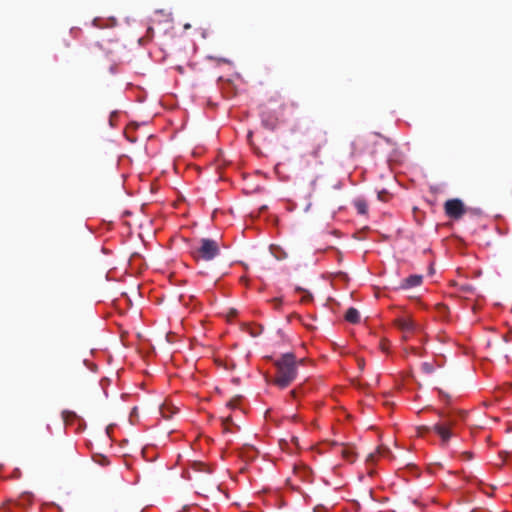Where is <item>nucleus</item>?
Segmentation results:
<instances>
[{
  "label": "nucleus",
  "mask_w": 512,
  "mask_h": 512,
  "mask_svg": "<svg viewBox=\"0 0 512 512\" xmlns=\"http://www.w3.org/2000/svg\"><path fill=\"white\" fill-rule=\"evenodd\" d=\"M177 411H178L177 407H175L173 404L167 403V402L164 403L163 405H161V407H160L161 416L167 420L172 418V416L174 414H176Z\"/></svg>",
  "instance_id": "12"
},
{
  "label": "nucleus",
  "mask_w": 512,
  "mask_h": 512,
  "mask_svg": "<svg viewBox=\"0 0 512 512\" xmlns=\"http://www.w3.org/2000/svg\"><path fill=\"white\" fill-rule=\"evenodd\" d=\"M423 277L422 275H410L409 277L403 279L400 283L399 288L403 290H407L413 287L420 286L422 283Z\"/></svg>",
  "instance_id": "8"
},
{
  "label": "nucleus",
  "mask_w": 512,
  "mask_h": 512,
  "mask_svg": "<svg viewBox=\"0 0 512 512\" xmlns=\"http://www.w3.org/2000/svg\"><path fill=\"white\" fill-rule=\"evenodd\" d=\"M290 394H291V396H292V397H294V398H295V397H296V395H297V390H296V389H295V390H292V391L290 392Z\"/></svg>",
  "instance_id": "26"
},
{
  "label": "nucleus",
  "mask_w": 512,
  "mask_h": 512,
  "mask_svg": "<svg viewBox=\"0 0 512 512\" xmlns=\"http://www.w3.org/2000/svg\"><path fill=\"white\" fill-rule=\"evenodd\" d=\"M411 470L414 472L411 476L413 477H419L420 475H418L416 472H417V469L416 468H411Z\"/></svg>",
  "instance_id": "24"
},
{
  "label": "nucleus",
  "mask_w": 512,
  "mask_h": 512,
  "mask_svg": "<svg viewBox=\"0 0 512 512\" xmlns=\"http://www.w3.org/2000/svg\"><path fill=\"white\" fill-rule=\"evenodd\" d=\"M467 416V412L463 410L458 411H441L439 412L440 422L436 423L432 430L437 433L443 443H447L453 436L452 428H454L458 422L464 421Z\"/></svg>",
  "instance_id": "2"
},
{
  "label": "nucleus",
  "mask_w": 512,
  "mask_h": 512,
  "mask_svg": "<svg viewBox=\"0 0 512 512\" xmlns=\"http://www.w3.org/2000/svg\"><path fill=\"white\" fill-rule=\"evenodd\" d=\"M443 471V467L441 466H438V467H435V468H429L427 470V475L425 477H438V476H441L440 475V472Z\"/></svg>",
  "instance_id": "19"
},
{
  "label": "nucleus",
  "mask_w": 512,
  "mask_h": 512,
  "mask_svg": "<svg viewBox=\"0 0 512 512\" xmlns=\"http://www.w3.org/2000/svg\"><path fill=\"white\" fill-rule=\"evenodd\" d=\"M444 210L449 218L458 220L466 213L464 203L457 198L449 199L444 204Z\"/></svg>",
  "instance_id": "4"
},
{
  "label": "nucleus",
  "mask_w": 512,
  "mask_h": 512,
  "mask_svg": "<svg viewBox=\"0 0 512 512\" xmlns=\"http://www.w3.org/2000/svg\"><path fill=\"white\" fill-rule=\"evenodd\" d=\"M190 470L194 472H204L208 474L211 472V468L208 465L201 462L192 463L190 466Z\"/></svg>",
  "instance_id": "15"
},
{
  "label": "nucleus",
  "mask_w": 512,
  "mask_h": 512,
  "mask_svg": "<svg viewBox=\"0 0 512 512\" xmlns=\"http://www.w3.org/2000/svg\"><path fill=\"white\" fill-rule=\"evenodd\" d=\"M294 476L300 478L301 480H307L312 476V471L310 468L300 465L294 467Z\"/></svg>",
  "instance_id": "13"
},
{
  "label": "nucleus",
  "mask_w": 512,
  "mask_h": 512,
  "mask_svg": "<svg viewBox=\"0 0 512 512\" xmlns=\"http://www.w3.org/2000/svg\"><path fill=\"white\" fill-rule=\"evenodd\" d=\"M77 418V415L75 412L73 411H69V410H64L62 412V419L63 421L66 423V424H69L70 422H72L74 419Z\"/></svg>",
  "instance_id": "17"
},
{
  "label": "nucleus",
  "mask_w": 512,
  "mask_h": 512,
  "mask_svg": "<svg viewBox=\"0 0 512 512\" xmlns=\"http://www.w3.org/2000/svg\"><path fill=\"white\" fill-rule=\"evenodd\" d=\"M261 123L268 130H274L278 125V119L269 112H262Z\"/></svg>",
  "instance_id": "11"
},
{
  "label": "nucleus",
  "mask_w": 512,
  "mask_h": 512,
  "mask_svg": "<svg viewBox=\"0 0 512 512\" xmlns=\"http://www.w3.org/2000/svg\"><path fill=\"white\" fill-rule=\"evenodd\" d=\"M377 457L393 458V455H392L390 449L385 446H379L374 453H370L366 459V462L368 465V476L369 477L375 476V472L372 468H370V465L374 463V461Z\"/></svg>",
  "instance_id": "6"
},
{
  "label": "nucleus",
  "mask_w": 512,
  "mask_h": 512,
  "mask_svg": "<svg viewBox=\"0 0 512 512\" xmlns=\"http://www.w3.org/2000/svg\"><path fill=\"white\" fill-rule=\"evenodd\" d=\"M195 493L198 495L204 496L206 498L218 499L220 494L222 493L221 486L216 484V482H208L207 485L199 487L195 490ZM225 498H228V495L223 492Z\"/></svg>",
  "instance_id": "5"
},
{
  "label": "nucleus",
  "mask_w": 512,
  "mask_h": 512,
  "mask_svg": "<svg viewBox=\"0 0 512 512\" xmlns=\"http://www.w3.org/2000/svg\"><path fill=\"white\" fill-rule=\"evenodd\" d=\"M423 367H424V369H425L426 371H428V372H430V371H431V369H430V367H429V364L424 363V364H423Z\"/></svg>",
  "instance_id": "25"
},
{
  "label": "nucleus",
  "mask_w": 512,
  "mask_h": 512,
  "mask_svg": "<svg viewBox=\"0 0 512 512\" xmlns=\"http://www.w3.org/2000/svg\"><path fill=\"white\" fill-rule=\"evenodd\" d=\"M344 318L349 323L357 324L360 322V313L356 308L350 307L346 311Z\"/></svg>",
  "instance_id": "14"
},
{
  "label": "nucleus",
  "mask_w": 512,
  "mask_h": 512,
  "mask_svg": "<svg viewBox=\"0 0 512 512\" xmlns=\"http://www.w3.org/2000/svg\"><path fill=\"white\" fill-rule=\"evenodd\" d=\"M388 193L386 191H381L378 193V198L382 201H387Z\"/></svg>",
  "instance_id": "21"
},
{
  "label": "nucleus",
  "mask_w": 512,
  "mask_h": 512,
  "mask_svg": "<svg viewBox=\"0 0 512 512\" xmlns=\"http://www.w3.org/2000/svg\"><path fill=\"white\" fill-rule=\"evenodd\" d=\"M2 469V466L0 465V470Z\"/></svg>",
  "instance_id": "30"
},
{
  "label": "nucleus",
  "mask_w": 512,
  "mask_h": 512,
  "mask_svg": "<svg viewBox=\"0 0 512 512\" xmlns=\"http://www.w3.org/2000/svg\"><path fill=\"white\" fill-rule=\"evenodd\" d=\"M248 139H250L252 137V132L250 131L247 135Z\"/></svg>",
  "instance_id": "28"
},
{
  "label": "nucleus",
  "mask_w": 512,
  "mask_h": 512,
  "mask_svg": "<svg viewBox=\"0 0 512 512\" xmlns=\"http://www.w3.org/2000/svg\"><path fill=\"white\" fill-rule=\"evenodd\" d=\"M479 484H480V487H479V488H480V490H481L483 493H485V494H487V495H489V496H491V491H493V490H495V489H496V487H495V486H493V485H489V484H487V483H485V482H479Z\"/></svg>",
  "instance_id": "18"
},
{
  "label": "nucleus",
  "mask_w": 512,
  "mask_h": 512,
  "mask_svg": "<svg viewBox=\"0 0 512 512\" xmlns=\"http://www.w3.org/2000/svg\"><path fill=\"white\" fill-rule=\"evenodd\" d=\"M271 303L273 304L274 309L280 310L282 305V298H274L271 300Z\"/></svg>",
  "instance_id": "20"
},
{
  "label": "nucleus",
  "mask_w": 512,
  "mask_h": 512,
  "mask_svg": "<svg viewBox=\"0 0 512 512\" xmlns=\"http://www.w3.org/2000/svg\"><path fill=\"white\" fill-rule=\"evenodd\" d=\"M292 441H293L296 445H298V438L293 437V438H292Z\"/></svg>",
  "instance_id": "27"
},
{
  "label": "nucleus",
  "mask_w": 512,
  "mask_h": 512,
  "mask_svg": "<svg viewBox=\"0 0 512 512\" xmlns=\"http://www.w3.org/2000/svg\"><path fill=\"white\" fill-rule=\"evenodd\" d=\"M337 449L341 456L348 462H354L356 459V451L355 448L352 445H344L339 444L337 445Z\"/></svg>",
  "instance_id": "9"
},
{
  "label": "nucleus",
  "mask_w": 512,
  "mask_h": 512,
  "mask_svg": "<svg viewBox=\"0 0 512 512\" xmlns=\"http://www.w3.org/2000/svg\"><path fill=\"white\" fill-rule=\"evenodd\" d=\"M394 323L405 334L411 333L415 329V323L410 318H398Z\"/></svg>",
  "instance_id": "10"
},
{
  "label": "nucleus",
  "mask_w": 512,
  "mask_h": 512,
  "mask_svg": "<svg viewBox=\"0 0 512 512\" xmlns=\"http://www.w3.org/2000/svg\"><path fill=\"white\" fill-rule=\"evenodd\" d=\"M312 299V295L310 293H307L305 296H303L302 301L308 302Z\"/></svg>",
  "instance_id": "22"
},
{
  "label": "nucleus",
  "mask_w": 512,
  "mask_h": 512,
  "mask_svg": "<svg viewBox=\"0 0 512 512\" xmlns=\"http://www.w3.org/2000/svg\"><path fill=\"white\" fill-rule=\"evenodd\" d=\"M312 155L314 158H317L319 156V147L312 152Z\"/></svg>",
  "instance_id": "23"
},
{
  "label": "nucleus",
  "mask_w": 512,
  "mask_h": 512,
  "mask_svg": "<svg viewBox=\"0 0 512 512\" xmlns=\"http://www.w3.org/2000/svg\"><path fill=\"white\" fill-rule=\"evenodd\" d=\"M298 363L302 364L303 359L297 361L293 353L282 354L274 362L277 373L273 383L281 389L288 387L297 377Z\"/></svg>",
  "instance_id": "1"
},
{
  "label": "nucleus",
  "mask_w": 512,
  "mask_h": 512,
  "mask_svg": "<svg viewBox=\"0 0 512 512\" xmlns=\"http://www.w3.org/2000/svg\"><path fill=\"white\" fill-rule=\"evenodd\" d=\"M354 206L357 209L359 214H366L368 210L367 203L364 200H356L354 202Z\"/></svg>",
  "instance_id": "16"
},
{
  "label": "nucleus",
  "mask_w": 512,
  "mask_h": 512,
  "mask_svg": "<svg viewBox=\"0 0 512 512\" xmlns=\"http://www.w3.org/2000/svg\"><path fill=\"white\" fill-rule=\"evenodd\" d=\"M187 477H188V478H191V477H192L189 471H188V473H187Z\"/></svg>",
  "instance_id": "29"
},
{
  "label": "nucleus",
  "mask_w": 512,
  "mask_h": 512,
  "mask_svg": "<svg viewBox=\"0 0 512 512\" xmlns=\"http://www.w3.org/2000/svg\"><path fill=\"white\" fill-rule=\"evenodd\" d=\"M220 253V247L217 241L209 238L200 239L192 247L191 254L196 260L211 261Z\"/></svg>",
  "instance_id": "3"
},
{
  "label": "nucleus",
  "mask_w": 512,
  "mask_h": 512,
  "mask_svg": "<svg viewBox=\"0 0 512 512\" xmlns=\"http://www.w3.org/2000/svg\"><path fill=\"white\" fill-rule=\"evenodd\" d=\"M88 56L96 61H99L102 57L110 58L112 52L110 50L103 49L102 45L95 43L87 48Z\"/></svg>",
  "instance_id": "7"
}]
</instances>
